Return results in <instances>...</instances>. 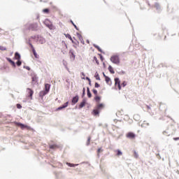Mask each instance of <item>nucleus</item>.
<instances>
[{
  "mask_svg": "<svg viewBox=\"0 0 179 179\" xmlns=\"http://www.w3.org/2000/svg\"><path fill=\"white\" fill-rule=\"evenodd\" d=\"M31 38H32V40H36L38 44H45V38L40 35L32 36H31Z\"/></svg>",
  "mask_w": 179,
  "mask_h": 179,
  "instance_id": "f257e3e1",
  "label": "nucleus"
},
{
  "mask_svg": "<svg viewBox=\"0 0 179 179\" xmlns=\"http://www.w3.org/2000/svg\"><path fill=\"white\" fill-rule=\"evenodd\" d=\"M43 23L46 27H48V29H50V30H55V27L52 24V22H51V21H50L48 19L45 20Z\"/></svg>",
  "mask_w": 179,
  "mask_h": 179,
  "instance_id": "f03ea898",
  "label": "nucleus"
},
{
  "mask_svg": "<svg viewBox=\"0 0 179 179\" xmlns=\"http://www.w3.org/2000/svg\"><path fill=\"white\" fill-rule=\"evenodd\" d=\"M110 61L113 62V64H115V65H118L120 64V57L117 55H113L110 57Z\"/></svg>",
  "mask_w": 179,
  "mask_h": 179,
  "instance_id": "7ed1b4c3",
  "label": "nucleus"
},
{
  "mask_svg": "<svg viewBox=\"0 0 179 179\" xmlns=\"http://www.w3.org/2000/svg\"><path fill=\"white\" fill-rule=\"evenodd\" d=\"M66 37L67 38H69V40H71V41L73 43V44H76V45H78L79 43V42H78V41H73V39H72V36H71V34H65Z\"/></svg>",
  "mask_w": 179,
  "mask_h": 179,
  "instance_id": "20e7f679",
  "label": "nucleus"
},
{
  "mask_svg": "<svg viewBox=\"0 0 179 179\" xmlns=\"http://www.w3.org/2000/svg\"><path fill=\"white\" fill-rule=\"evenodd\" d=\"M37 27H38V25L37 23L31 24L29 27V30H37Z\"/></svg>",
  "mask_w": 179,
  "mask_h": 179,
  "instance_id": "39448f33",
  "label": "nucleus"
},
{
  "mask_svg": "<svg viewBox=\"0 0 179 179\" xmlns=\"http://www.w3.org/2000/svg\"><path fill=\"white\" fill-rule=\"evenodd\" d=\"M115 85H117V87L119 90H121V84H120V78H115Z\"/></svg>",
  "mask_w": 179,
  "mask_h": 179,
  "instance_id": "423d86ee",
  "label": "nucleus"
},
{
  "mask_svg": "<svg viewBox=\"0 0 179 179\" xmlns=\"http://www.w3.org/2000/svg\"><path fill=\"white\" fill-rule=\"evenodd\" d=\"M31 79H32V83H37V82H38V77H37L36 75H33L31 76Z\"/></svg>",
  "mask_w": 179,
  "mask_h": 179,
  "instance_id": "0eeeda50",
  "label": "nucleus"
},
{
  "mask_svg": "<svg viewBox=\"0 0 179 179\" xmlns=\"http://www.w3.org/2000/svg\"><path fill=\"white\" fill-rule=\"evenodd\" d=\"M78 101H79V96L76 95L72 99L71 103H73V104H76Z\"/></svg>",
  "mask_w": 179,
  "mask_h": 179,
  "instance_id": "6e6552de",
  "label": "nucleus"
},
{
  "mask_svg": "<svg viewBox=\"0 0 179 179\" xmlns=\"http://www.w3.org/2000/svg\"><path fill=\"white\" fill-rule=\"evenodd\" d=\"M17 127H20L21 129H24V128H27V125L22 124L20 122H15Z\"/></svg>",
  "mask_w": 179,
  "mask_h": 179,
  "instance_id": "1a4fd4ad",
  "label": "nucleus"
},
{
  "mask_svg": "<svg viewBox=\"0 0 179 179\" xmlns=\"http://www.w3.org/2000/svg\"><path fill=\"white\" fill-rule=\"evenodd\" d=\"M127 138H129V139H134V138H135V134L132 132H129L127 134Z\"/></svg>",
  "mask_w": 179,
  "mask_h": 179,
  "instance_id": "9d476101",
  "label": "nucleus"
},
{
  "mask_svg": "<svg viewBox=\"0 0 179 179\" xmlns=\"http://www.w3.org/2000/svg\"><path fill=\"white\" fill-rule=\"evenodd\" d=\"M77 36L78 37L80 43L82 44H85V41H83V37L82 36V35L80 34H79V33H77Z\"/></svg>",
  "mask_w": 179,
  "mask_h": 179,
  "instance_id": "9b49d317",
  "label": "nucleus"
},
{
  "mask_svg": "<svg viewBox=\"0 0 179 179\" xmlns=\"http://www.w3.org/2000/svg\"><path fill=\"white\" fill-rule=\"evenodd\" d=\"M7 61L8 62H10V64H11V65H13V66H14V68H16V63H15V62H13L10 58L7 57L6 58Z\"/></svg>",
  "mask_w": 179,
  "mask_h": 179,
  "instance_id": "f8f14e48",
  "label": "nucleus"
},
{
  "mask_svg": "<svg viewBox=\"0 0 179 179\" xmlns=\"http://www.w3.org/2000/svg\"><path fill=\"white\" fill-rule=\"evenodd\" d=\"M69 102H66L64 105L59 106V108H57V110H63V108H66V107H68V104Z\"/></svg>",
  "mask_w": 179,
  "mask_h": 179,
  "instance_id": "ddd939ff",
  "label": "nucleus"
},
{
  "mask_svg": "<svg viewBox=\"0 0 179 179\" xmlns=\"http://www.w3.org/2000/svg\"><path fill=\"white\" fill-rule=\"evenodd\" d=\"M27 92L28 94H29V97H33V94L34 92H33V90H31V89L27 88Z\"/></svg>",
  "mask_w": 179,
  "mask_h": 179,
  "instance_id": "4468645a",
  "label": "nucleus"
},
{
  "mask_svg": "<svg viewBox=\"0 0 179 179\" xmlns=\"http://www.w3.org/2000/svg\"><path fill=\"white\" fill-rule=\"evenodd\" d=\"M50 87H51V85L45 84V91H46L48 93V92H50Z\"/></svg>",
  "mask_w": 179,
  "mask_h": 179,
  "instance_id": "2eb2a0df",
  "label": "nucleus"
},
{
  "mask_svg": "<svg viewBox=\"0 0 179 179\" xmlns=\"http://www.w3.org/2000/svg\"><path fill=\"white\" fill-rule=\"evenodd\" d=\"M86 104V99H83L79 105V108H83V106Z\"/></svg>",
  "mask_w": 179,
  "mask_h": 179,
  "instance_id": "dca6fc26",
  "label": "nucleus"
},
{
  "mask_svg": "<svg viewBox=\"0 0 179 179\" xmlns=\"http://www.w3.org/2000/svg\"><path fill=\"white\" fill-rule=\"evenodd\" d=\"M48 92H46V91H41L40 93H39V96L41 97H44V96H45V94H47Z\"/></svg>",
  "mask_w": 179,
  "mask_h": 179,
  "instance_id": "f3484780",
  "label": "nucleus"
},
{
  "mask_svg": "<svg viewBox=\"0 0 179 179\" xmlns=\"http://www.w3.org/2000/svg\"><path fill=\"white\" fill-rule=\"evenodd\" d=\"M104 108V105L103 103H100L96 106V109H98L99 111L100 110H103Z\"/></svg>",
  "mask_w": 179,
  "mask_h": 179,
  "instance_id": "a211bd4d",
  "label": "nucleus"
},
{
  "mask_svg": "<svg viewBox=\"0 0 179 179\" xmlns=\"http://www.w3.org/2000/svg\"><path fill=\"white\" fill-rule=\"evenodd\" d=\"M67 166H69V167H76V166H79V164H71L69 162L66 163Z\"/></svg>",
  "mask_w": 179,
  "mask_h": 179,
  "instance_id": "6ab92c4d",
  "label": "nucleus"
},
{
  "mask_svg": "<svg viewBox=\"0 0 179 179\" xmlns=\"http://www.w3.org/2000/svg\"><path fill=\"white\" fill-rule=\"evenodd\" d=\"M15 59H17V61L20 60V54L19 52H16L15 53Z\"/></svg>",
  "mask_w": 179,
  "mask_h": 179,
  "instance_id": "aec40b11",
  "label": "nucleus"
},
{
  "mask_svg": "<svg viewBox=\"0 0 179 179\" xmlns=\"http://www.w3.org/2000/svg\"><path fill=\"white\" fill-rule=\"evenodd\" d=\"M87 94L89 99L92 97V92H90V89L89 87L87 88Z\"/></svg>",
  "mask_w": 179,
  "mask_h": 179,
  "instance_id": "412c9836",
  "label": "nucleus"
},
{
  "mask_svg": "<svg viewBox=\"0 0 179 179\" xmlns=\"http://www.w3.org/2000/svg\"><path fill=\"white\" fill-rule=\"evenodd\" d=\"M30 41H31V38L29 40L28 44L29 45V47H31L32 51H34V50H36V49H34V46H33V44H31V43H30Z\"/></svg>",
  "mask_w": 179,
  "mask_h": 179,
  "instance_id": "4be33fe9",
  "label": "nucleus"
},
{
  "mask_svg": "<svg viewBox=\"0 0 179 179\" xmlns=\"http://www.w3.org/2000/svg\"><path fill=\"white\" fill-rule=\"evenodd\" d=\"M30 41H31V38L29 40L28 44L29 45V47H31L32 51H34V50H36V49H34V46H33V44H31V43H30Z\"/></svg>",
  "mask_w": 179,
  "mask_h": 179,
  "instance_id": "5701e85b",
  "label": "nucleus"
},
{
  "mask_svg": "<svg viewBox=\"0 0 179 179\" xmlns=\"http://www.w3.org/2000/svg\"><path fill=\"white\" fill-rule=\"evenodd\" d=\"M30 41H31V38L29 40L28 44L29 45V47H31L32 51H34V50H36V49H34V46H33V44H31V43H30Z\"/></svg>",
  "mask_w": 179,
  "mask_h": 179,
  "instance_id": "b1692460",
  "label": "nucleus"
},
{
  "mask_svg": "<svg viewBox=\"0 0 179 179\" xmlns=\"http://www.w3.org/2000/svg\"><path fill=\"white\" fill-rule=\"evenodd\" d=\"M30 41H31V38L29 40L28 44L29 45V47H31L32 51H34V50H36V49H34V46H33V44H31V43H30Z\"/></svg>",
  "mask_w": 179,
  "mask_h": 179,
  "instance_id": "393cba45",
  "label": "nucleus"
},
{
  "mask_svg": "<svg viewBox=\"0 0 179 179\" xmlns=\"http://www.w3.org/2000/svg\"><path fill=\"white\" fill-rule=\"evenodd\" d=\"M108 69L109 72H110L111 73L113 74L115 73V71H114V69H113V66H109Z\"/></svg>",
  "mask_w": 179,
  "mask_h": 179,
  "instance_id": "a878e982",
  "label": "nucleus"
},
{
  "mask_svg": "<svg viewBox=\"0 0 179 179\" xmlns=\"http://www.w3.org/2000/svg\"><path fill=\"white\" fill-rule=\"evenodd\" d=\"M141 127L142 128H146L147 127H149V123L144 121L143 123L141 124Z\"/></svg>",
  "mask_w": 179,
  "mask_h": 179,
  "instance_id": "bb28decb",
  "label": "nucleus"
},
{
  "mask_svg": "<svg viewBox=\"0 0 179 179\" xmlns=\"http://www.w3.org/2000/svg\"><path fill=\"white\" fill-rule=\"evenodd\" d=\"M93 114L94 115H99V114H100V111L98 109H94L93 110Z\"/></svg>",
  "mask_w": 179,
  "mask_h": 179,
  "instance_id": "cd10ccee",
  "label": "nucleus"
},
{
  "mask_svg": "<svg viewBox=\"0 0 179 179\" xmlns=\"http://www.w3.org/2000/svg\"><path fill=\"white\" fill-rule=\"evenodd\" d=\"M155 8H156L157 10H160V4H159V3H155Z\"/></svg>",
  "mask_w": 179,
  "mask_h": 179,
  "instance_id": "c85d7f7f",
  "label": "nucleus"
},
{
  "mask_svg": "<svg viewBox=\"0 0 179 179\" xmlns=\"http://www.w3.org/2000/svg\"><path fill=\"white\" fill-rule=\"evenodd\" d=\"M93 45H94V47L95 48H97V50H98V51H99V52H103V50H101V48H99V45H96V44H94Z\"/></svg>",
  "mask_w": 179,
  "mask_h": 179,
  "instance_id": "c756f323",
  "label": "nucleus"
},
{
  "mask_svg": "<svg viewBox=\"0 0 179 179\" xmlns=\"http://www.w3.org/2000/svg\"><path fill=\"white\" fill-rule=\"evenodd\" d=\"M32 52L35 58H38V55H37V52H36V50H32Z\"/></svg>",
  "mask_w": 179,
  "mask_h": 179,
  "instance_id": "7c9ffc66",
  "label": "nucleus"
},
{
  "mask_svg": "<svg viewBox=\"0 0 179 179\" xmlns=\"http://www.w3.org/2000/svg\"><path fill=\"white\" fill-rule=\"evenodd\" d=\"M94 76H95L96 80H100V76L99 75V73L96 72Z\"/></svg>",
  "mask_w": 179,
  "mask_h": 179,
  "instance_id": "2f4dec72",
  "label": "nucleus"
},
{
  "mask_svg": "<svg viewBox=\"0 0 179 179\" xmlns=\"http://www.w3.org/2000/svg\"><path fill=\"white\" fill-rule=\"evenodd\" d=\"M117 156H122V152L120 150H117Z\"/></svg>",
  "mask_w": 179,
  "mask_h": 179,
  "instance_id": "473e14b6",
  "label": "nucleus"
},
{
  "mask_svg": "<svg viewBox=\"0 0 179 179\" xmlns=\"http://www.w3.org/2000/svg\"><path fill=\"white\" fill-rule=\"evenodd\" d=\"M71 23H72L73 26L75 27V29L76 30H79V28H78V27L76 26V24H75V23H73V21L71 20Z\"/></svg>",
  "mask_w": 179,
  "mask_h": 179,
  "instance_id": "72a5a7b5",
  "label": "nucleus"
},
{
  "mask_svg": "<svg viewBox=\"0 0 179 179\" xmlns=\"http://www.w3.org/2000/svg\"><path fill=\"white\" fill-rule=\"evenodd\" d=\"M43 13H48L50 12V10L48 8H45L43 10Z\"/></svg>",
  "mask_w": 179,
  "mask_h": 179,
  "instance_id": "f704fd0d",
  "label": "nucleus"
},
{
  "mask_svg": "<svg viewBox=\"0 0 179 179\" xmlns=\"http://www.w3.org/2000/svg\"><path fill=\"white\" fill-rule=\"evenodd\" d=\"M94 100L96 101V103H99V101H100V96H96L95 98H94Z\"/></svg>",
  "mask_w": 179,
  "mask_h": 179,
  "instance_id": "c9c22d12",
  "label": "nucleus"
},
{
  "mask_svg": "<svg viewBox=\"0 0 179 179\" xmlns=\"http://www.w3.org/2000/svg\"><path fill=\"white\" fill-rule=\"evenodd\" d=\"M16 64H17V66H20V65H22V62L20 60H17Z\"/></svg>",
  "mask_w": 179,
  "mask_h": 179,
  "instance_id": "e433bc0d",
  "label": "nucleus"
},
{
  "mask_svg": "<svg viewBox=\"0 0 179 179\" xmlns=\"http://www.w3.org/2000/svg\"><path fill=\"white\" fill-rule=\"evenodd\" d=\"M56 148H57V146L55 145H50V149H55Z\"/></svg>",
  "mask_w": 179,
  "mask_h": 179,
  "instance_id": "4c0bfd02",
  "label": "nucleus"
},
{
  "mask_svg": "<svg viewBox=\"0 0 179 179\" xmlns=\"http://www.w3.org/2000/svg\"><path fill=\"white\" fill-rule=\"evenodd\" d=\"M0 50H1V51H6V48H5L3 46H0Z\"/></svg>",
  "mask_w": 179,
  "mask_h": 179,
  "instance_id": "58836bf2",
  "label": "nucleus"
},
{
  "mask_svg": "<svg viewBox=\"0 0 179 179\" xmlns=\"http://www.w3.org/2000/svg\"><path fill=\"white\" fill-rule=\"evenodd\" d=\"M105 80H106V83H108V82H110V80H111L109 78L108 76L106 77V78H105Z\"/></svg>",
  "mask_w": 179,
  "mask_h": 179,
  "instance_id": "ea45409f",
  "label": "nucleus"
},
{
  "mask_svg": "<svg viewBox=\"0 0 179 179\" xmlns=\"http://www.w3.org/2000/svg\"><path fill=\"white\" fill-rule=\"evenodd\" d=\"M89 145H90V137L88 138L87 141V146H89Z\"/></svg>",
  "mask_w": 179,
  "mask_h": 179,
  "instance_id": "a19ab883",
  "label": "nucleus"
},
{
  "mask_svg": "<svg viewBox=\"0 0 179 179\" xmlns=\"http://www.w3.org/2000/svg\"><path fill=\"white\" fill-rule=\"evenodd\" d=\"M122 87H125L127 86V82L124 81L122 83Z\"/></svg>",
  "mask_w": 179,
  "mask_h": 179,
  "instance_id": "79ce46f5",
  "label": "nucleus"
},
{
  "mask_svg": "<svg viewBox=\"0 0 179 179\" xmlns=\"http://www.w3.org/2000/svg\"><path fill=\"white\" fill-rule=\"evenodd\" d=\"M85 92H86V90L85 88H83V94H82V97H83L85 94Z\"/></svg>",
  "mask_w": 179,
  "mask_h": 179,
  "instance_id": "37998d69",
  "label": "nucleus"
},
{
  "mask_svg": "<svg viewBox=\"0 0 179 179\" xmlns=\"http://www.w3.org/2000/svg\"><path fill=\"white\" fill-rule=\"evenodd\" d=\"M138 152H136V151H134V157H136V159H138Z\"/></svg>",
  "mask_w": 179,
  "mask_h": 179,
  "instance_id": "c03bdc74",
  "label": "nucleus"
},
{
  "mask_svg": "<svg viewBox=\"0 0 179 179\" xmlns=\"http://www.w3.org/2000/svg\"><path fill=\"white\" fill-rule=\"evenodd\" d=\"M24 69H27V71H30V67L27 66H24Z\"/></svg>",
  "mask_w": 179,
  "mask_h": 179,
  "instance_id": "a18cd8bd",
  "label": "nucleus"
},
{
  "mask_svg": "<svg viewBox=\"0 0 179 179\" xmlns=\"http://www.w3.org/2000/svg\"><path fill=\"white\" fill-rule=\"evenodd\" d=\"M17 108H22V105H20V103H17Z\"/></svg>",
  "mask_w": 179,
  "mask_h": 179,
  "instance_id": "49530a36",
  "label": "nucleus"
},
{
  "mask_svg": "<svg viewBox=\"0 0 179 179\" xmlns=\"http://www.w3.org/2000/svg\"><path fill=\"white\" fill-rule=\"evenodd\" d=\"M95 87H100V84H98L97 83H95Z\"/></svg>",
  "mask_w": 179,
  "mask_h": 179,
  "instance_id": "de8ad7c7",
  "label": "nucleus"
},
{
  "mask_svg": "<svg viewBox=\"0 0 179 179\" xmlns=\"http://www.w3.org/2000/svg\"><path fill=\"white\" fill-rule=\"evenodd\" d=\"M92 92H93L94 94L97 95L96 90H93Z\"/></svg>",
  "mask_w": 179,
  "mask_h": 179,
  "instance_id": "09e8293b",
  "label": "nucleus"
},
{
  "mask_svg": "<svg viewBox=\"0 0 179 179\" xmlns=\"http://www.w3.org/2000/svg\"><path fill=\"white\" fill-rule=\"evenodd\" d=\"M94 59L97 64H99V60H97V57H94Z\"/></svg>",
  "mask_w": 179,
  "mask_h": 179,
  "instance_id": "8fccbe9b",
  "label": "nucleus"
},
{
  "mask_svg": "<svg viewBox=\"0 0 179 179\" xmlns=\"http://www.w3.org/2000/svg\"><path fill=\"white\" fill-rule=\"evenodd\" d=\"M138 117H139V115H135L134 116V120H136V119H138Z\"/></svg>",
  "mask_w": 179,
  "mask_h": 179,
  "instance_id": "3c124183",
  "label": "nucleus"
},
{
  "mask_svg": "<svg viewBox=\"0 0 179 179\" xmlns=\"http://www.w3.org/2000/svg\"><path fill=\"white\" fill-rule=\"evenodd\" d=\"M101 151V148H99L98 150H97V152H98V156H100V155H99V153H100Z\"/></svg>",
  "mask_w": 179,
  "mask_h": 179,
  "instance_id": "603ef678",
  "label": "nucleus"
},
{
  "mask_svg": "<svg viewBox=\"0 0 179 179\" xmlns=\"http://www.w3.org/2000/svg\"><path fill=\"white\" fill-rule=\"evenodd\" d=\"M100 58H101V61H103L104 60V57H103V56L101 55H100Z\"/></svg>",
  "mask_w": 179,
  "mask_h": 179,
  "instance_id": "864d4df0",
  "label": "nucleus"
},
{
  "mask_svg": "<svg viewBox=\"0 0 179 179\" xmlns=\"http://www.w3.org/2000/svg\"><path fill=\"white\" fill-rule=\"evenodd\" d=\"M173 140H174V141H179V137L173 138Z\"/></svg>",
  "mask_w": 179,
  "mask_h": 179,
  "instance_id": "5fc2aeb1",
  "label": "nucleus"
},
{
  "mask_svg": "<svg viewBox=\"0 0 179 179\" xmlns=\"http://www.w3.org/2000/svg\"><path fill=\"white\" fill-rule=\"evenodd\" d=\"M86 80H88V82H90V78L89 77H86Z\"/></svg>",
  "mask_w": 179,
  "mask_h": 179,
  "instance_id": "6e6d98bb",
  "label": "nucleus"
},
{
  "mask_svg": "<svg viewBox=\"0 0 179 179\" xmlns=\"http://www.w3.org/2000/svg\"><path fill=\"white\" fill-rule=\"evenodd\" d=\"M103 77H104L105 78H107V76H106V74H105L104 73H103Z\"/></svg>",
  "mask_w": 179,
  "mask_h": 179,
  "instance_id": "4d7b16f0",
  "label": "nucleus"
},
{
  "mask_svg": "<svg viewBox=\"0 0 179 179\" xmlns=\"http://www.w3.org/2000/svg\"><path fill=\"white\" fill-rule=\"evenodd\" d=\"M122 73L123 75H125V71H122Z\"/></svg>",
  "mask_w": 179,
  "mask_h": 179,
  "instance_id": "13d9d810",
  "label": "nucleus"
},
{
  "mask_svg": "<svg viewBox=\"0 0 179 179\" xmlns=\"http://www.w3.org/2000/svg\"><path fill=\"white\" fill-rule=\"evenodd\" d=\"M89 85H92V81H91V80L89 81Z\"/></svg>",
  "mask_w": 179,
  "mask_h": 179,
  "instance_id": "bf43d9fd",
  "label": "nucleus"
},
{
  "mask_svg": "<svg viewBox=\"0 0 179 179\" xmlns=\"http://www.w3.org/2000/svg\"><path fill=\"white\" fill-rule=\"evenodd\" d=\"M147 108H148V110H150V107L149 106H147Z\"/></svg>",
  "mask_w": 179,
  "mask_h": 179,
  "instance_id": "052dcab7",
  "label": "nucleus"
},
{
  "mask_svg": "<svg viewBox=\"0 0 179 179\" xmlns=\"http://www.w3.org/2000/svg\"><path fill=\"white\" fill-rule=\"evenodd\" d=\"M71 54H72L73 58H75V55L73 54V52H72Z\"/></svg>",
  "mask_w": 179,
  "mask_h": 179,
  "instance_id": "680f3d73",
  "label": "nucleus"
},
{
  "mask_svg": "<svg viewBox=\"0 0 179 179\" xmlns=\"http://www.w3.org/2000/svg\"><path fill=\"white\" fill-rule=\"evenodd\" d=\"M83 76H85V73H82Z\"/></svg>",
  "mask_w": 179,
  "mask_h": 179,
  "instance_id": "e2e57ef3",
  "label": "nucleus"
},
{
  "mask_svg": "<svg viewBox=\"0 0 179 179\" xmlns=\"http://www.w3.org/2000/svg\"><path fill=\"white\" fill-rule=\"evenodd\" d=\"M163 134H164V135H166V131H164V132H163Z\"/></svg>",
  "mask_w": 179,
  "mask_h": 179,
  "instance_id": "0e129e2a",
  "label": "nucleus"
},
{
  "mask_svg": "<svg viewBox=\"0 0 179 179\" xmlns=\"http://www.w3.org/2000/svg\"><path fill=\"white\" fill-rule=\"evenodd\" d=\"M87 43L89 44V40H87Z\"/></svg>",
  "mask_w": 179,
  "mask_h": 179,
  "instance_id": "69168bd1",
  "label": "nucleus"
}]
</instances>
